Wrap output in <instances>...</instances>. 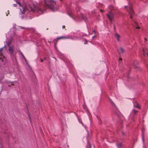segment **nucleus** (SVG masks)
<instances>
[{"instance_id": "17", "label": "nucleus", "mask_w": 148, "mask_h": 148, "mask_svg": "<svg viewBox=\"0 0 148 148\" xmlns=\"http://www.w3.org/2000/svg\"><path fill=\"white\" fill-rule=\"evenodd\" d=\"M122 60V59L121 58H119V61H121Z\"/></svg>"}, {"instance_id": "9", "label": "nucleus", "mask_w": 148, "mask_h": 148, "mask_svg": "<svg viewBox=\"0 0 148 148\" xmlns=\"http://www.w3.org/2000/svg\"><path fill=\"white\" fill-rule=\"evenodd\" d=\"M71 38H70L67 36H61L59 37H57L55 40L57 41L58 40L62 39H70Z\"/></svg>"}, {"instance_id": "20", "label": "nucleus", "mask_w": 148, "mask_h": 148, "mask_svg": "<svg viewBox=\"0 0 148 148\" xmlns=\"http://www.w3.org/2000/svg\"><path fill=\"white\" fill-rule=\"evenodd\" d=\"M87 42L86 40L85 41V42L84 44H86L87 43Z\"/></svg>"}, {"instance_id": "5", "label": "nucleus", "mask_w": 148, "mask_h": 148, "mask_svg": "<svg viewBox=\"0 0 148 148\" xmlns=\"http://www.w3.org/2000/svg\"><path fill=\"white\" fill-rule=\"evenodd\" d=\"M106 15L111 22H112L114 18V14L111 11L109 12L108 13L106 14Z\"/></svg>"}, {"instance_id": "23", "label": "nucleus", "mask_w": 148, "mask_h": 148, "mask_svg": "<svg viewBox=\"0 0 148 148\" xmlns=\"http://www.w3.org/2000/svg\"><path fill=\"white\" fill-rule=\"evenodd\" d=\"M43 61L41 59H40V61L41 62H42Z\"/></svg>"}, {"instance_id": "29", "label": "nucleus", "mask_w": 148, "mask_h": 148, "mask_svg": "<svg viewBox=\"0 0 148 148\" xmlns=\"http://www.w3.org/2000/svg\"><path fill=\"white\" fill-rule=\"evenodd\" d=\"M10 86V85H8V86Z\"/></svg>"}, {"instance_id": "10", "label": "nucleus", "mask_w": 148, "mask_h": 148, "mask_svg": "<svg viewBox=\"0 0 148 148\" xmlns=\"http://www.w3.org/2000/svg\"><path fill=\"white\" fill-rule=\"evenodd\" d=\"M133 25L136 29H139L140 27L138 26V24L136 22L134 21V23H132Z\"/></svg>"}, {"instance_id": "19", "label": "nucleus", "mask_w": 148, "mask_h": 148, "mask_svg": "<svg viewBox=\"0 0 148 148\" xmlns=\"http://www.w3.org/2000/svg\"><path fill=\"white\" fill-rule=\"evenodd\" d=\"M13 6L14 7H16V4H14L13 5Z\"/></svg>"}, {"instance_id": "16", "label": "nucleus", "mask_w": 148, "mask_h": 148, "mask_svg": "<svg viewBox=\"0 0 148 148\" xmlns=\"http://www.w3.org/2000/svg\"><path fill=\"white\" fill-rule=\"evenodd\" d=\"M135 107H136V108L139 109H140V106L138 104H137L136 106H135Z\"/></svg>"}, {"instance_id": "14", "label": "nucleus", "mask_w": 148, "mask_h": 148, "mask_svg": "<svg viewBox=\"0 0 148 148\" xmlns=\"http://www.w3.org/2000/svg\"><path fill=\"white\" fill-rule=\"evenodd\" d=\"M121 143H119L117 144V145L118 148H121Z\"/></svg>"}, {"instance_id": "13", "label": "nucleus", "mask_w": 148, "mask_h": 148, "mask_svg": "<svg viewBox=\"0 0 148 148\" xmlns=\"http://www.w3.org/2000/svg\"><path fill=\"white\" fill-rule=\"evenodd\" d=\"M81 17L84 20H86V17H85L84 16L83 14H81Z\"/></svg>"}, {"instance_id": "28", "label": "nucleus", "mask_w": 148, "mask_h": 148, "mask_svg": "<svg viewBox=\"0 0 148 148\" xmlns=\"http://www.w3.org/2000/svg\"><path fill=\"white\" fill-rule=\"evenodd\" d=\"M147 56H148V54H147Z\"/></svg>"}, {"instance_id": "15", "label": "nucleus", "mask_w": 148, "mask_h": 148, "mask_svg": "<svg viewBox=\"0 0 148 148\" xmlns=\"http://www.w3.org/2000/svg\"><path fill=\"white\" fill-rule=\"evenodd\" d=\"M137 112V111L135 110H133L132 112V113H133L134 114H136V113Z\"/></svg>"}, {"instance_id": "12", "label": "nucleus", "mask_w": 148, "mask_h": 148, "mask_svg": "<svg viewBox=\"0 0 148 148\" xmlns=\"http://www.w3.org/2000/svg\"><path fill=\"white\" fill-rule=\"evenodd\" d=\"M118 51L120 54H122L124 52V50L122 47H120L118 49Z\"/></svg>"}, {"instance_id": "25", "label": "nucleus", "mask_w": 148, "mask_h": 148, "mask_svg": "<svg viewBox=\"0 0 148 148\" xmlns=\"http://www.w3.org/2000/svg\"><path fill=\"white\" fill-rule=\"evenodd\" d=\"M144 39L145 40H147V39H146V38H144Z\"/></svg>"}, {"instance_id": "8", "label": "nucleus", "mask_w": 148, "mask_h": 148, "mask_svg": "<svg viewBox=\"0 0 148 148\" xmlns=\"http://www.w3.org/2000/svg\"><path fill=\"white\" fill-rule=\"evenodd\" d=\"M114 36L115 38L116 39L117 41L118 42H119L120 41V36L117 33H116L114 35Z\"/></svg>"}, {"instance_id": "3", "label": "nucleus", "mask_w": 148, "mask_h": 148, "mask_svg": "<svg viewBox=\"0 0 148 148\" xmlns=\"http://www.w3.org/2000/svg\"><path fill=\"white\" fill-rule=\"evenodd\" d=\"M12 42V40H9L8 42H7V44L9 47L8 51L10 54H12L14 53V49L13 46H11L10 44Z\"/></svg>"}, {"instance_id": "18", "label": "nucleus", "mask_w": 148, "mask_h": 148, "mask_svg": "<svg viewBox=\"0 0 148 148\" xmlns=\"http://www.w3.org/2000/svg\"><path fill=\"white\" fill-rule=\"evenodd\" d=\"M143 51L144 53L143 54L145 55V52H144L145 50H144V49H143Z\"/></svg>"}, {"instance_id": "11", "label": "nucleus", "mask_w": 148, "mask_h": 148, "mask_svg": "<svg viewBox=\"0 0 148 148\" xmlns=\"http://www.w3.org/2000/svg\"><path fill=\"white\" fill-rule=\"evenodd\" d=\"M138 62L136 60H135L133 61L132 65L135 67V68L137 69L138 68Z\"/></svg>"}, {"instance_id": "24", "label": "nucleus", "mask_w": 148, "mask_h": 148, "mask_svg": "<svg viewBox=\"0 0 148 148\" xmlns=\"http://www.w3.org/2000/svg\"><path fill=\"white\" fill-rule=\"evenodd\" d=\"M14 84H11V85L12 86V85H14Z\"/></svg>"}, {"instance_id": "27", "label": "nucleus", "mask_w": 148, "mask_h": 148, "mask_svg": "<svg viewBox=\"0 0 148 148\" xmlns=\"http://www.w3.org/2000/svg\"><path fill=\"white\" fill-rule=\"evenodd\" d=\"M100 11H101V12H102V11L101 10H100Z\"/></svg>"}, {"instance_id": "1", "label": "nucleus", "mask_w": 148, "mask_h": 148, "mask_svg": "<svg viewBox=\"0 0 148 148\" xmlns=\"http://www.w3.org/2000/svg\"><path fill=\"white\" fill-rule=\"evenodd\" d=\"M45 1L46 6L49 7L52 11H55L53 6L56 4L55 1L53 0H45Z\"/></svg>"}, {"instance_id": "30", "label": "nucleus", "mask_w": 148, "mask_h": 148, "mask_svg": "<svg viewBox=\"0 0 148 148\" xmlns=\"http://www.w3.org/2000/svg\"><path fill=\"white\" fill-rule=\"evenodd\" d=\"M126 7V6H125V7Z\"/></svg>"}, {"instance_id": "2", "label": "nucleus", "mask_w": 148, "mask_h": 148, "mask_svg": "<svg viewBox=\"0 0 148 148\" xmlns=\"http://www.w3.org/2000/svg\"><path fill=\"white\" fill-rule=\"evenodd\" d=\"M16 2L20 6L19 9L20 10L21 13L22 14H24L27 10L25 4L24 3L21 4V3L18 2L17 1H16Z\"/></svg>"}, {"instance_id": "7", "label": "nucleus", "mask_w": 148, "mask_h": 148, "mask_svg": "<svg viewBox=\"0 0 148 148\" xmlns=\"http://www.w3.org/2000/svg\"><path fill=\"white\" fill-rule=\"evenodd\" d=\"M127 11L130 15V18H132V15H133L134 14V12L132 8L130 5H129V9L127 10Z\"/></svg>"}, {"instance_id": "21", "label": "nucleus", "mask_w": 148, "mask_h": 148, "mask_svg": "<svg viewBox=\"0 0 148 148\" xmlns=\"http://www.w3.org/2000/svg\"><path fill=\"white\" fill-rule=\"evenodd\" d=\"M88 145H89V147L90 148L91 147V145H90V143H89Z\"/></svg>"}, {"instance_id": "6", "label": "nucleus", "mask_w": 148, "mask_h": 148, "mask_svg": "<svg viewBox=\"0 0 148 148\" xmlns=\"http://www.w3.org/2000/svg\"><path fill=\"white\" fill-rule=\"evenodd\" d=\"M5 46L4 47L0 49V60L1 59L2 61H3V58H4V57L3 55V53L5 51Z\"/></svg>"}, {"instance_id": "4", "label": "nucleus", "mask_w": 148, "mask_h": 148, "mask_svg": "<svg viewBox=\"0 0 148 148\" xmlns=\"http://www.w3.org/2000/svg\"><path fill=\"white\" fill-rule=\"evenodd\" d=\"M29 8L30 10L32 11L36 10L38 11H41V10L40 8L33 4L31 5L30 6Z\"/></svg>"}, {"instance_id": "31", "label": "nucleus", "mask_w": 148, "mask_h": 148, "mask_svg": "<svg viewBox=\"0 0 148 148\" xmlns=\"http://www.w3.org/2000/svg\"><path fill=\"white\" fill-rule=\"evenodd\" d=\"M112 103L113 104V103L112 102Z\"/></svg>"}, {"instance_id": "26", "label": "nucleus", "mask_w": 148, "mask_h": 148, "mask_svg": "<svg viewBox=\"0 0 148 148\" xmlns=\"http://www.w3.org/2000/svg\"><path fill=\"white\" fill-rule=\"evenodd\" d=\"M81 123L82 124V125H83V124L82 122H81Z\"/></svg>"}, {"instance_id": "22", "label": "nucleus", "mask_w": 148, "mask_h": 148, "mask_svg": "<svg viewBox=\"0 0 148 148\" xmlns=\"http://www.w3.org/2000/svg\"><path fill=\"white\" fill-rule=\"evenodd\" d=\"M65 27V26H62V28L63 29H64V28Z\"/></svg>"}]
</instances>
